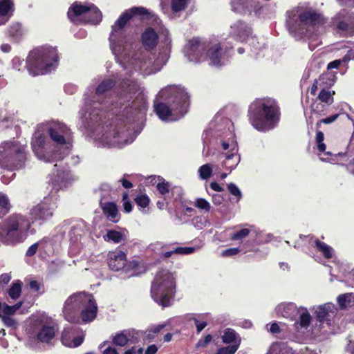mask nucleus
Returning a JSON list of instances; mask_svg holds the SVG:
<instances>
[{
	"instance_id": "nucleus-25",
	"label": "nucleus",
	"mask_w": 354,
	"mask_h": 354,
	"mask_svg": "<svg viewBox=\"0 0 354 354\" xmlns=\"http://www.w3.org/2000/svg\"><path fill=\"white\" fill-rule=\"evenodd\" d=\"M335 310H336L335 306L332 303H327L318 306L315 310L317 321L320 324L323 323L325 318L330 315V313L333 314Z\"/></svg>"
},
{
	"instance_id": "nucleus-41",
	"label": "nucleus",
	"mask_w": 354,
	"mask_h": 354,
	"mask_svg": "<svg viewBox=\"0 0 354 354\" xmlns=\"http://www.w3.org/2000/svg\"><path fill=\"white\" fill-rule=\"evenodd\" d=\"M10 207L11 205L8 196L6 194L0 192V217L1 215L8 213Z\"/></svg>"
},
{
	"instance_id": "nucleus-26",
	"label": "nucleus",
	"mask_w": 354,
	"mask_h": 354,
	"mask_svg": "<svg viewBox=\"0 0 354 354\" xmlns=\"http://www.w3.org/2000/svg\"><path fill=\"white\" fill-rule=\"evenodd\" d=\"M277 313L287 318H293L297 311H299L293 303L281 304L276 308Z\"/></svg>"
},
{
	"instance_id": "nucleus-8",
	"label": "nucleus",
	"mask_w": 354,
	"mask_h": 354,
	"mask_svg": "<svg viewBox=\"0 0 354 354\" xmlns=\"http://www.w3.org/2000/svg\"><path fill=\"white\" fill-rule=\"evenodd\" d=\"M57 50L53 47H41L33 50L28 57V70L33 75L51 71L57 64Z\"/></svg>"
},
{
	"instance_id": "nucleus-15",
	"label": "nucleus",
	"mask_w": 354,
	"mask_h": 354,
	"mask_svg": "<svg viewBox=\"0 0 354 354\" xmlns=\"http://www.w3.org/2000/svg\"><path fill=\"white\" fill-rule=\"evenodd\" d=\"M333 23L339 30L352 34L354 30V15L344 10L334 18Z\"/></svg>"
},
{
	"instance_id": "nucleus-38",
	"label": "nucleus",
	"mask_w": 354,
	"mask_h": 354,
	"mask_svg": "<svg viewBox=\"0 0 354 354\" xmlns=\"http://www.w3.org/2000/svg\"><path fill=\"white\" fill-rule=\"evenodd\" d=\"M315 244L318 250L325 258L330 259L333 257V250L330 246L320 241H316Z\"/></svg>"
},
{
	"instance_id": "nucleus-3",
	"label": "nucleus",
	"mask_w": 354,
	"mask_h": 354,
	"mask_svg": "<svg viewBox=\"0 0 354 354\" xmlns=\"http://www.w3.org/2000/svg\"><path fill=\"white\" fill-rule=\"evenodd\" d=\"M97 312V306L93 296L85 292L68 297L63 308L64 317L71 322H76L80 318L84 323L92 322Z\"/></svg>"
},
{
	"instance_id": "nucleus-18",
	"label": "nucleus",
	"mask_w": 354,
	"mask_h": 354,
	"mask_svg": "<svg viewBox=\"0 0 354 354\" xmlns=\"http://www.w3.org/2000/svg\"><path fill=\"white\" fill-rule=\"evenodd\" d=\"M126 254L122 251H112L109 253V266L115 271H118L126 266Z\"/></svg>"
},
{
	"instance_id": "nucleus-24",
	"label": "nucleus",
	"mask_w": 354,
	"mask_h": 354,
	"mask_svg": "<svg viewBox=\"0 0 354 354\" xmlns=\"http://www.w3.org/2000/svg\"><path fill=\"white\" fill-rule=\"evenodd\" d=\"M232 34L239 38L241 41H247L250 38V28L242 22H238L231 27Z\"/></svg>"
},
{
	"instance_id": "nucleus-12",
	"label": "nucleus",
	"mask_w": 354,
	"mask_h": 354,
	"mask_svg": "<svg viewBox=\"0 0 354 354\" xmlns=\"http://www.w3.org/2000/svg\"><path fill=\"white\" fill-rule=\"evenodd\" d=\"M24 145H19L16 142H5L0 145V165L7 167L11 163L15 156L19 159L24 157Z\"/></svg>"
},
{
	"instance_id": "nucleus-6",
	"label": "nucleus",
	"mask_w": 354,
	"mask_h": 354,
	"mask_svg": "<svg viewBox=\"0 0 354 354\" xmlns=\"http://www.w3.org/2000/svg\"><path fill=\"white\" fill-rule=\"evenodd\" d=\"M31 223L22 215L14 214L0 223V241L15 244L24 241L28 235Z\"/></svg>"
},
{
	"instance_id": "nucleus-17",
	"label": "nucleus",
	"mask_w": 354,
	"mask_h": 354,
	"mask_svg": "<svg viewBox=\"0 0 354 354\" xmlns=\"http://www.w3.org/2000/svg\"><path fill=\"white\" fill-rule=\"evenodd\" d=\"M84 340V335H78L77 330L73 328H65L62 335V344L68 347H77L82 344Z\"/></svg>"
},
{
	"instance_id": "nucleus-27",
	"label": "nucleus",
	"mask_w": 354,
	"mask_h": 354,
	"mask_svg": "<svg viewBox=\"0 0 354 354\" xmlns=\"http://www.w3.org/2000/svg\"><path fill=\"white\" fill-rule=\"evenodd\" d=\"M187 317L194 322L197 333H201L207 325L209 314H190Z\"/></svg>"
},
{
	"instance_id": "nucleus-62",
	"label": "nucleus",
	"mask_w": 354,
	"mask_h": 354,
	"mask_svg": "<svg viewBox=\"0 0 354 354\" xmlns=\"http://www.w3.org/2000/svg\"><path fill=\"white\" fill-rule=\"evenodd\" d=\"M31 289L36 292H39L41 290V283L35 280H32L29 283Z\"/></svg>"
},
{
	"instance_id": "nucleus-34",
	"label": "nucleus",
	"mask_w": 354,
	"mask_h": 354,
	"mask_svg": "<svg viewBox=\"0 0 354 354\" xmlns=\"http://www.w3.org/2000/svg\"><path fill=\"white\" fill-rule=\"evenodd\" d=\"M222 339L225 343H232L233 344L232 346H237V348L241 342L239 337L234 330L230 328H227L225 330Z\"/></svg>"
},
{
	"instance_id": "nucleus-61",
	"label": "nucleus",
	"mask_w": 354,
	"mask_h": 354,
	"mask_svg": "<svg viewBox=\"0 0 354 354\" xmlns=\"http://www.w3.org/2000/svg\"><path fill=\"white\" fill-rule=\"evenodd\" d=\"M351 59H354V50H348L346 54L342 58V61L344 62H347Z\"/></svg>"
},
{
	"instance_id": "nucleus-21",
	"label": "nucleus",
	"mask_w": 354,
	"mask_h": 354,
	"mask_svg": "<svg viewBox=\"0 0 354 354\" xmlns=\"http://www.w3.org/2000/svg\"><path fill=\"white\" fill-rule=\"evenodd\" d=\"M12 0H0V25L5 24L14 11Z\"/></svg>"
},
{
	"instance_id": "nucleus-7",
	"label": "nucleus",
	"mask_w": 354,
	"mask_h": 354,
	"mask_svg": "<svg viewBox=\"0 0 354 354\" xmlns=\"http://www.w3.org/2000/svg\"><path fill=\"white\" fill-rule=\"evenodd\" d=\"M176 275L168 270H161L157 272L151 289V297L162 306H167L174 295Z\"/></svg>"
},
{
	"instance_id": "nucleus-53",
	"label": "nucleus",
	"mask_w": 354,
	"mask_h": 354,
	"mask_svg": "<svg viewBox=\"0 0 354 354\" xmlns=\"http://www.w3.org/2000/svg\"><path fill=\"white\" fill-rule=\"evenodd\" d=\"M140 262L137 260H133L127 266V270H133L134 271L133 274H136L140 272Z\"/></svg>"
},
{
	"instance_id": "nucleus-52",
	"label": "nucleus",
	"mask_w": 354,
	"mask_h": 354,
	"mask_svg": "<svg viewBox=\"0 0 354 354\" xmlns=\"http://www.w3.org/2000/svg\"><path fill=\"white\" fill-rule=\"evenodd\" d=\"M338 116H339L338 114H335V115H330L326 118L320 120L316 124L317 128H320V126L322 124H330V123L333 122L334 121H335L337 119Z\"/></svg>"
},
{
	"instance_id": "nucleus-44",
	"label": "nucleus",
	"mask_w": 354,
	"mask_h": 354,
	"mask_svg": "<svg viewBox=\"0 0 354 354\" xmlns=\"http://www.w3.org/2000/svg\"><path fill=\"white\" fill-rule=\"evenodd\" d=\"M135 201L138 206L140 207L142 209V212L146 214L147 212L146 208L148 207L149 204V197L145 194H141L135 198Z\"/></svg>"
},
{
	"instance_id": "nucleus-9",
	"label": "nucleus",
	"mask_w": 354,
	"mask_h": 354,
	"mask_svg": "<svg viewBox=\"0 0 354 354\" xmlns=\"http://www.w3.org/2000/svg\"><path fill=\"white\" fill-rule=\"evenodd\" d=\"M297 15L299 18V29H306L308 37L315 32H323L322 26L324 24V19L322 15L309 8H299Z\"/></svg>"
},
{
	"instance_id": "nucleus-23",
	"label": "nucleus",
	"mask_w": 354,
	"mask_h": 354,
	"mask_svg": "<svg viewBox=\"0 0 354 354\" xmlns=\"http://www.w3.org/2000/svg\"><path fill=\"white\" fill-rule=\"evenodd\" d=\"M103 213L106 215V218L114 223H117L120 220V214L117 205L115 203L107 202L102 204Z\"/></svg>"
},
{
	"instance_id": "nucleus-20",
	"label": "nucleus",
	"mask_w": 354,
	"mask_h": 354,
	"mask_svg": "<svg viewBox=\"0 0 354 354\" xmlns=\"http://www.w3.org/2000/svg\"><path fill=\"white\" fill-rule=\"evenodd\" d=\"M117 133L115 129H110L108 132L104 133L101 138H99V142L103 146H118L120 147L123 145L120 140V136H116Z\"/></svg>"
},
{
	"instance_id": "nucleus-39",
	"label": "nucleus",
	"mask_w": 354,
	"mask_h": 354,
	"mask_svg": "<svg viewBox=\"0 0 354 354\" xmlns=\"http://www.w3.org/2000/svg\"><path fill=\"white\" fill-rule=\"evenodd\" d=\"M299 310L300 313L299 325L301 328H306L310 323L311 316L306 308H299Z\"/></svg>"
},
{
	"instance_id": "nucleus-28",
	"label": "nucleus",
	"mask_w": 354,
	"mask_h": 354,
	"mask_svg": "<svg viewBox=\"0 0 354 354\" xmlns=\"http://www.w3.org/2000/svg\"><path fill=\"white\" fill-rule=\"evenodd\" d=\"M44 137L43 135L39 132L35 133L32 140L33 151L39 159L45 161H49V160L46 159V157L39 151L40 148L44 145Z\"/></svg>"
},
{
	"instance_id": "nucleus-4",
	"label": "nucleus",
	"mask_w": 354,
	"mask_h": 354,
	"mask_svg": "<svg viewBox=\"0 0 354 354\" xmlns=\"http://www.w3.org/2000/svg\"><path fill=\"white\" fill-rule=\"evenodd\" d=\"M250 120L259 131L272 129L279 120V109L274 101L257 100L250 107Z\"/></svg>"
},
{
	"instance_id": "nucleus-63",
	"label": "nucleus",
	"mask_w": 354,
	"mask_h": 354,
	"mask_svg": "<svg viewBox=\"0 0 354 354\" xmlns=\"http://www.w3.org/2000/svg\"><path fill=\"white\" fill-rule=\"evenodd\" d=\"M320 84L318 83V80H315L313 86L310 88V93L313 95H316V92L318 89H320Z\"/></svg>"
},
{
	"instance_id": "nucleus-42",
	"label": "nucleus",
	"mask_w": 354,
	"mask_h": 354,
	"mask_svg": "<svg viewBox=\"0 0 354 354\" xmlns=\"http://www.w3.org/2000/svg\"><path fill=\"white\" fill-rule=\"evenodd\" d=\"M194 205L205 213H208L212 207L209 202L203 198H196L194 202Z\"/></svg>"
},
{
	"instance_id": "nucleus-11",
	"label": "nucleus",
	"mask_w": 354,
	"mask_h": 354,
	"mask_svg": "<svg viewBox=\"0 0 354 354\" xmlns=\"http://www.w3.org/2000/svg\"><path fill=\"white\" fill-rule=\"evenodd\" d=\"M90 14H95V18L92 19L94 22H100L102 18L100 11L93 5L84 6L77 3H73L68 12L69 19L74 23H78L90 16Z\"/></svg>"
},
{
	"instance_id": "nucleus-1",
	"label": "nucleus",
	"mask_w": 354,
	"mask_h": 354,
	"mask_svg": "<svg viewBox=\"0 0 354 354\" xmlns=\"http://www.w3.org/2000/svg\"><path fill=\"white\" fill-rule=\"evenodd\" d=\"M147 11L143 8H132L125 11L112 26L109 41L111 48L117 61L128 73H137L144 75L159 71L169 57V48L161 50L152 64L147 53L133 52L130 41L123 37L122 28L133 16L144 15Z\"/></svg>"
},
{
	"instance_id": "nucleus-45",
	"label": "nucleus",
	"mask_w": 354,
	"mask_h": 354,
	"mask_svg": "<svg viewBox=\"0 0 354 354\" xmlns=\"http://www.w3.org/2000/svg\"><path fill=\"white\" fill-rule=\"evenodd\" d=\"M155 183H157V189L161 194H165L169 192V184L160 177L154 178Z\"/></svg>"
},
{
	"instance_id": "nucleus-14",
	"label": "nucleus",
	"mask_w": 354,
	"mask_h": 354,
	"mask_svg": "<svg viewBox=\"0 0 354 354\" xmlns=\"http://www.w3.org/2000/svg\"><path fill=\"white\" fill-rule=\"evenodd\" d=\"M222 147L223 150L230 151V153L226 154V160L223 162V166L231 171L236 167L240 160L237 155V143L232 138L228 141H223L222 142Z\"/></svg>"
},
{
	"instance_id": "nucleus-13",
	"label": "nucleus",
	"mask_w": 354,
	"mask_h": 354,
	"mask_svg": "<svg viewBox=\"0 0 354 354\" xmlns=\"http://www.w3.org/2000/svg\"><path fill=\"white\" fill-rule=\"evenodd\" d=\"M55 200L45 198L40 204L33 207L30 212V219L33 221L42 220L47 221L50 219L56 208Z\"/></svg>"
},
{
	"instance_id": "nucleus-56",
	"label": "nucleus",
	"mask_w": 354,
	"mask_h": 354,
	"mask_svg": "<svg viewBox=\"0 0 354 354\" xmlns=\"http://www.w3.org/2000/svg\"><path fill=\"white\" fill-rule=\"evenodd\" d=\"M212 339L211 335H206L204 338L201 339L197 344L196 347H205Z\"/></svg>"
},
{
	"instance_id": "nucleus-59",
	"label": "nucleus",
	"mask_w": 354,
	"mask_h": 354,
	"mask_svg": "<svg viewBox=\"0 0 354 354\" xmlns=\"http://www.w3.org/2000/svg\"><path fill=\"white\" fill-rule=\"evenodd\" d=\"M344 62L342 61V59H336V60H334L330 63H328V66H327V69L328 70H330V69H333V68H337L339 67V66L342 63Z\"/></svg>"
},
{
	"instance_id": "nucleus-54",
	"label": "nucleus",
	"mask_w": 354,
	"mask_h": 354,
	"mask_svg": "<svg viewBox=\"0 0 354 354\" xmlns=\"http://www.w3.org/2000/svg\"><path fill=\"white\" fill-rule=\"evenodd\" d=\"M3 324L8 327L16 328L17 322L11 316L0 317Z\"/></svg>"
},
{
	"instance_id": "nucleus-19",
	"label": "nucleus",
	"mask_w": 354,
	"mask_h": 354,
	"mask_svg": "<svg viewBox=\"0 0 354 354\" xmlns=\"http://www.w3.org/2000/svg\"><path fill=\"white\" fill-rule=\"evenodd\" d=\"M120 93L122 95H129L130 97L140 91V86L135 80H122L120 84Z\"/></svg>"
},
{
	"instance_id": "nucleus-10",
	"label": "nucleus",
	"mask_w": 354,
	"mask_h": 354,
	"mask_svg": "<svg viewBox=\"0 0 354 354\" xmlns=\"http://www.w3.org/2000/svg\"><path fill=\"white\" fill-rule=\"evenodd\" d=\"M50 138L59 146L60 153L57 155L58 158H62L70 152L71 145L68 140L70 136V131L65 124L57 122L53 124L49 128Z\"/></svg>"
},
{
	"instance_id": "nucleus-22",
	"label": "nucleus",
	"mask_w": 354,
	"mask_h": 354,
	"mask_svg": "<svg viewBox=\"0 0 354 354\" xmlns=\"http://www.w3.org/2000/svg\"><path fill=\"white\" fill-rule=\"evenodd\" d=\"M141 39L146 48L151 49L156 47L158 43V35L153 28H148L142 33Z\"/></svg>"
},
{
	"instance_id": "nucleus-57",
	"label": "nucleus",
	"mask_w": 354,
	"mask_h": 354,
	"mask_svg": "<svg viewBox=\"0 0 354 354\" xmlns=\"http://www.w3.org/2000/svg\"><path fill=\"white\" fill-rule=\"evenodd\" d=\"M239 252V249L236 248L227 249L222 252V257H231L236 255Z\"/></svg>"
},
{
	"instance_id": "nucleus-29",
	"label": "nucleus",
	"mask_w": 354,
	"mask_h": 354,
	"mask_svg": "<svg viewBox=\"0 0 354 354\" xmlns=\"http://www.w3.org/2000/svg\"><path fill=\"white\" fill-rule=\"evenodd\" d=\"M55 335V330L53 327L43 325L37 334V339L41 342H49Z\"/></svg>"
},
{
	"instance_id": "nucleus-16",
	"label": "nucleus",
	"mask_w": 354,
	"mask_h": 354,
	"mask_svg": "<svg viewBox=\"0 0 354 354\" xmlns=\"http://www.w3.org/2000/svg\"><path fill=\"white\" fill-rule=\"evenodd\" d=\"M188 0H160L159 6L162 12L168 17L185 9Z\"/></svg>"
},
{
	"instance_id": "nucleus-50",
	"label": "nucleus",
	"mask_w": 354,
	"mask_h": 354,
	"mask_svg": "<svg viewBox=\"0 0 354 354\" xmlns=\"http://www.w3.org/2000/svg\"><path fill=\"white\" fill-rule=\"evenodd\" d=\"M122 202L124 210L127 213H129L132 210V204L129 200L128 194L124 192L122 196Z\"/></svg>"
},
{
	"instance_id": "nucleus-36",
	"label": "nucleus",
	"mask_w": 354,
	"mask_h": 354,
	"mask_svg": "<svg viewBox=\"0 0 354 354\" xmlns=\"http://www.w3.org/2000/svg\"><path fill=\"white\" fill-rule=\"evenodd\" d=\"M266 354H293L292 349L284 344L275 343L272 344Z\"/></svg>"
},
{
	"instance_id": "nucleus-2",
	"label": "nucleus",
	"mask_w": 354,
	"mask_h": 354,
	"mask_svg": "<svg viewBox=\"0 0 354 354\" xmlns=\"http://www.w3.org/2000/svg\"><path fill=\"white\" fill-rule=\"evenodd\" d=\"M158 96L167 100L171 105V108L165 103L155 105V111L162 120L175 121L187 113L189 97L183 88L169 86L161 90Z\"/></svg>"
},
{
	"instance_id": "nucleus-60",
	"label": "nucleus",
	"mask_w": 354,
	"mask_h": 354,
	"mask_svg": "<svg viewBox=\"0 0 354 354\" xmlns=\"http://www.w3.org/2000/svg\"><path fill=\"white\" fill-rule=\"evenodd\" d=\"M1 122L5 127H9L11 124H15V117L14 115L6 117Z\"/></svg>"
},
{
	"instance_id": "nucleus-55",
	"label": "nucleus",
	"mask_w": 354,
	"mask_h": 354,
	"mask_svg": "<svg viewBox=\"0 0 354 354\" xmlns=\"http://www.w3.org/2000/svg\"><path fill=\"white\" fill-rule=\"evenodd\" d=\"M237 350V346H229L222 348L216 354H234Z\"/></svg>"
},
{
	"instance_id": "nucleus-40",
	"label": "nucleus",
	"mask_w": 354,
	"mask_h": 354,
	"mask_svg": "<svg viewBox=\"0 0 354 354\" xmlns=\"http://www.w3.org/2000/svg\"><path fill=\"white\" fill-rule=\"evenodd\" d=\"M130 332H122L116 334L113 338V342L120 346H124L129 341Z\"/></svg>"
},
{
	"instance_id": "nucleus-47",
	"label": "nucleus",
	"mask_w": 354,
	"mask_h": 354,
	"mask_svg": "<svg viewBox=\"0 0 354 354\" xmlns=\"http://www.w3.org/2000/svg\"><path fill=\"white\" fill-rule=\"evenodd\" d=\"M250 230L248 228H243L239 231L231 234L230 239L233 241L242 240L249 235Z\"/></svg>"
},
{
	"instance_id": "nucleus-37",
	"label": "nucleus",
	"mask_w": 354,
	"mask_h": 354,
	"mask_svg": "<svg viewBox=\"0 0 354 354\" xmlns=\"http://www.w3.org/2000/svg\"><path fill=\"white\" fill-rule=\"evenodd\" d=\"M334 94L335 91H330V88H322L320 89L318 98L321 102L330 104L333 102Z\"/></svg>"
},
{
	"instance_id": "nucleus-30",
	"label": "nucleus",
	"mask_w": 354,
	"mask_h": 354,
	"mask_svg": "<svg viewBox=\"0 0 354 354\" xmlns=\"http://www.w3.org/2000/svg\"><path fill=\"white\" fill-rule=\"evenodd\" d=\"M105 241L119 243L125 240L126 234L124 232L115 230H107L106 234L103 236Z\"/></svg>"
},
{
	"instance_id": "nucleus-48",
	"label": "nucleus",
	"mask_w": 354,
	"mask_h": 354,
	"mask_svg": "<svg viewBox=\"0 0 354 354\" xmlns=\"http://www.w3.org/2000/svg\"><path fill=\"white\" fill-rule=\"evenodd\" d=\"M113 86V82L111 80L103 81L97 88L96 91L98 94H103L107 90Z\"/></svg>"
},
{
	"instance_id": "nucleus-31",
	"label": "nucleus",
	"mask_w": 354,
	"mask_h": 354,
	"mask_svg": "<svg viewBox=\"0 0 354 354\" xmlns=\"http://www.w3.org/2000/svg\"><path fill=\"white\" fill-rule=\"evenodd\" d=\"M23 305V301H19L13 306H9L0 301V317L12 316Z\"/></svg>"
},
{
	"instance_id": "nucleus-32",
	"label": "nucleus",
	"mask_w": 354,
	"mask_h": 354,
	"mask_svg": "<svg viewBox=\"0 0 354 354\" xmlns=\"http://www.w3.org/2000/svg\"><path fill=\"white\" fill-rule=\"evenodd\" d=\"M318 80V83L320 85V89L322 88H330L336 81V75L334 73L327 72L321 75Z\"/></svg>"
},
{
	"instance_id": "nucleus-43",
	"label": "nucleus",
	"mask_w": 354,
	"mask_h": 354,
	"mask_svg": "<svg viewBox=\"0 0 354 354\" xmlns=\"http://www.w3.org/2000/svg\"><path fill=\"white\" fill-rule=\"evenodd\" d=\"M213 167L210 164H205L199 167L198 172L203 180L208 179L212 174Z\"/></svg>"
},
{
	"instance_id": "nucleus-58",
	"label": "nucleus",
	"mask_w": 354,
	"mask_h": 354,
	"mask_svg": "<svg viewBox=\"0 0 354 354\" xmlns=\"http://www.w3.org/2000/svg\"><path fill=\"white\" fill-rule=\"evenodd\" d=\"M42 243H34L33 245H32L27 250L26 252V255L28 256V257H32L33 256L37 249H38V247L39 245H41Z\"/></svg>"
},
{
	"instance_id": "nucleus-64",
	"label": "nucleus",
	"mask_w": 354,
	"mask_h": 354,
	"mask_svg": "<svg viewBox=\"0 0 354 354\" xmlns=\"http://www.w3.org/2000/svg\"><path fill=\"white\" fill-rule=\"evenodd\" d=\"M158 351V347L153 344L150 345L145 351V354H156Z\"/></svg>"
},
{
	"instance_id": "nucleus-49",
	"label": "nucleus",
	"mask_w": 354,
	"mask_h": 354,
	"mask_svg": "<svg viewBox=\"0 0 354 354\" xmlns=\"http://www.w3.org/2000/svg\"><path fill=\"white\" fill-rule=\"evenodd\" d=\"M200 247H179L175 249L176 254H189L198 250Z\"/></svg>"
},
{
	"instance_id": "nucleus-46",
	"label": "nucleus",
	"mask_w": 354,
	"mask_h": 354,
	"mask_svg": "<svg viewBox=\"0 0 354 354\" xmlns=\"http://www.w3.org/2000/svg\"><path fill=\"white\" fill-rule=\"evenodd\" d=\"M324 133L320 131H317L316 133L315 140H316V143H317V149L320 152H325V150L326 148V146L325 143L324 142Z\"/></svg>"
},
{
	"instance_id": "nucleus-51",
	"label": "nucleus",
	"mask_w": 354,
	"mask_h": 354,
	"mask_svg": "<svg viewBox=\"0 0 354 354\" xmlns=\"http://www.w3.org/2000/svg\"><path fill=\"white\" fill-rule=\"evenodd\" d=\"M227 189L229 192L234 196H236L238 198V200H239L241 196V192L239 187L234 183H230L227 185Z\"/></svg>"
},
{
	"instance_id": "nucleus-35",
	"label": "nucleus",
	"mask_w": 354,
	"mask_h": 354,
	"mask_svg": "<svg viewBox=\"0 0 354 354\" xmlns=\"http://www.w3.org/2000/svg\"><path fill=\"white\" fill-rule=\"evenodd\" d=\"M23 283L19 280H16L12 282L10 288L8 290L9 297L13 299L17 300L19 298L21 294Z\"/></svg>"
},
{
	"instance_id": "nucleus-33",
	"label": "nucleus",
	"mask_w": 354,
	"mask_h": 354,
	"mask_svg": "<svg viewBox=\"0 0 354 354\" xmlns=\"http://www.w3.org/2000/svg\"><path fill=\"white\" fill-rule=\"evenodd\" d=\"M337 302L342 309L354 306V293L348 292L339 295L337 297Z\"/></svg>"
},
{
	"instance_id": "nucleus-5",
	"label": "nucleus",
	"mask_w": 354,
	"mask_h": 354,
	"mask_svg": "<svg viewBox=\"0 0 354 354\" xmlns=\"http://www.w3.org/2000/svg\"><path fill=\"white\" fill-rule=\"evenodd\" d=\"M185 51L190 62H201L207 60L209 64L215 66L225 64V57L218 44L209 46L197 39H193L186 44Z\"/></svg>"
}]
</instances>
